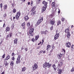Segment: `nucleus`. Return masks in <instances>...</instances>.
<instances>
[{
	"mask_svg": "<svg viewBox=\"0 0 74 74\" xmlns=\"http://www.w3.org/2000/svg\"><path fill=\"white\" fill-rule=\"evenodd\" d=\"M66 47L70 48V46H71V43L70 42H66Z\"/></svg>",
	"mask_w": 74,
	"mask_h": 74,
	"instance_id": "8",
	"label": "nucleus"
},
{
	"mask_svg": "<svg viewBox=\"0 0 74 74\" xmlns=\"http://www.w3.org/2000/svg\"><path fill=\"white\" fill-rule=\"evenodd\" d=\"M21 15V13L20 12H17V16H20V15Z\"/></svg>",
	"mask_w": 74,
	"mask_h": 74,
	"instance_id": "35",
	"label": "nucleus"
},
{
	"mask_svg": "<svg viewBox=\"0 0 74 74\" xmlns=\"http://www.w3.org/2000/svg\"><path fill=\"white\" fill-rule=\"evenodd\" d=\"M10 59V56L8 55L7 56L6 58H5L4 61H5V60H7L8 59Z\"/></svg>",
	"mask_w": 74,
	"mask_h": 74,
	"instance_id": "19",
	"label": "nucleus"
},
{
	"mask_svg": "<svg viewBox=\"0 0 74 74\" xmlns=\"http://www.w3.org/2000/svg\"><path fill=\"white\" fill-rule=\"evenodd\" d=\"M5 31L6 32H8V31H10V28L9 27H6Z\"/></svg>",
	"mask_w": 74,
	"mask_h": 74,
	"instance_id": "27",
	"label": "nucleus"
},
{
	"mask_svg": "<svg viewBox=\"0 0 74 74\" xmlns=\"http://www.w3.org/2000/svg\"><path fill=\"white\" fill-rule=\"evenodd\" d=\"M20 59H21V56L20 55H18L17 60L16 61V64H18V63H19L21 62Z\"/></svg>",
	"mask_w": 74,
	"mask_h": 74,
	"instance_id": "5",
	"label": "nucleus"
},
{
	"mask_svg": "<svg viewBox=\"0 0 74 74\" xmlns=\"http://www.w3.org/2000/svg\"><path fill=\"white\" fill-rule=\"evenodd\" d=\"M73 25H72L71 26V28H73Z\"/></svg>",
	"mask_w": 74,
	"mask_h": 74,
	"instance_id": "63",
	"label": "nucleus"
},
{
	"mask_svg": "<svg viewBox=\"0 0 74 74\" xmlns=\"http://www.w3.org/2000/svg\"><path fill=\"white\" fill-rule=\"evenodd\" d=\"M51 5L53 7H55V2H52L51 3Z\"/></svg>",
	"mask_w": 74,
	"mask_h": 74,
	"instance_id": "30",
	"label": "nucleus"
},
{
	"mask_svg": "<svg viewBox=\"0 0 74 74\" xmlns=\"http://www.w3.org/2000/svg\"><path fill=\"white\" fill-rule=\"evenodd\" d=\"M58 69H59L61 66H63V62H60L58 63Z\"/></svg>",
	"mask_w": 74,
	"mask_h": 74,
	"instance_id": "7",
	"label": "nucleus"
},
{
	"mask_svg": "<svg viewBox=\"0 0 74 74\" xmlns=\"http://www.w3.org/2000/svg\"><path fill=\"white\" fill-rule=\"evenodd\" d=\"M1 8H2L3 7V3H1L0 4Z\"/></svg>",
	"mask_w": 74,
	"mask_h": 74,
	"instance_id": "46",
	"label": "nucleus"
},
{
	"mask_svg": "<svg viewBox=\"0 0 74 74\" xmlns=\"http://www.w3.org/2000/svg\"><path fill=\"white\" fill-rule=\"evenodd\" d=\"M30 25V23H28L27 24V26H29Z\"/></svg>",
	"mask_w": 74,
	"mask_h": 74,
	"instance_id": "36",
	"label": "nucleus"
},
{
	"mask_svg": "<svg viewBox=\"0 0 74 74\" xmlns=\"http://www.w3.org/2000/svg\"><path fill=\"white\" fill-rule=\"evenodd\" d=\"M52 67H53V69L54 70L56 71V69H57V68L55 66V65L54 64L52 66Z\"/></svg>",
	"mask_w": 74,
	"mask_h": 74,
	"instance_id": "14",
	"label": "nucleus"
},
{
	"mask_svg": "<svg viewBox=\"0 0 74 74\" xmlns=\"http://www.w3.org/2000/svg\"><path fill=\"white\" fill-rule=\"evenodd\" d=\"M26 70V68L25 67H23L22 68V71H25Z\"/></svg>",
	"mask_w": 74,
	"mask_h": 74,
	"instance_id": "23",
	"label": "nucleus"
},
{
	"mask_svg": "<svg viewBox=\"0 0 74 74\" xmlns=\"http://www.w3.org/2000/svg\"><path fill=\"white\" fill-rule=\"evenodd\" d=\"M3 8L4 10H6V9H7V5H4L3 6Z\"/></svg>",
	"mask_w": 74,
	"mask_h": 74,
	"instance_id": "25",
	"label": "nucleus"
},
{
	"mask_svg": "<svg viewBox=\"0 0 74 74\" xmlns=\"http://www.w3.org/2000/svg\"><path fill=\"white\" fill-rule=\"evenodd\" d=\"M59 68H58V71H59L58 72V73L59 74H60L62 73V70L60 69H59Z\"/></svg>",
	"mask_w": 74,
	"mask_h": 74,
	"instance_id": "12",
	"label": "nucleus"
},
{
	"mask_svg": "<svg viewBox=\"0 0 74 74\" xmlns=\"http://www.w3.org/2000/svg\"><path fill=\"white\" fill-rule=\"evenodd\" d=\"M5 54L4 53L2 56L3 58H5Z\"/></svg>",
	"mask_w": 74,
	"mask_h": 74,
	"instance_id": "43",
	"label": "nucleus"
},
{
	"mask_svg": "<svg viewBox=\"0 0 74 74\" xmlns=\"http://www.w3.org/2000/svg\"><path fill=\"white\" fill-rule=\"evenodd\" d=\"M60 21H59L57 23V25H60Z\"/></svg>",
	"mask_w": 74,
	"mask_h": 74,
	"instance_id": "31",
	"label": "nucleus"
},
{
	"mask_svg": "<svg viewBox=\"0 0 74 74\" xmlns=\"http://www.w3.org/2000/svg\"><path fill=\"white\" fill-rule=\"evenodd\" d=\"M62 21H64V18H62Z\"/></svg>",
	"mask_w": 74,
	"mask_h": 74,
	"instance_id": "51",
	"label": "nucleus"
},
{
	"mask_svg": "<svg viewBox=\"0 0 74 74\" xmlns=\"http://www.w3.org/2000/svg\"><path fill=\"white\" fill-rule=\"evenodd\" d=\"M32 41L33 42H34V41H35V39H34V38H33L32 39Z\"/></svg>",
	"mask_w": 74,
	"mask_h": 74,
	"instance_id": "42",
	"label": "nucleus"
},
{
	"mask_svg": "<svg viewBox=\"0 0 74 74\" xmlns=\"http://www.w3.org/2000/svg\"><path fill=\"white\" fill-rule=\"evenodd\" d=\"M17 42H18V39H15L14 40V44H16L17 43Z\"/></svg>",
	"mask_w": 74,
	"mask_h": 74,
	"instance_id": "17",
	"label": "nucleus"
},
{
	"mask_svg": "<svg viewBox=\"0 0 74 74\" xmlns=\"http://www.w3.org/2000/svg\"><path fill=\"white\" fill-rule=\"evenodd\" d=\"M48 32L47 30L45 31V32L43 31L42 34H48Z\"/></svg>",
	"mask_w": 74,
	"mask_h": 74,
	"instance_id": "11",
	"label": "nucleus"
},
{
	"mask_svg": "<svg viewBox=\"0 0 74 74\" xmlns=\"http://www.w3.org/2000/svg\"><path fill=\"white\" fill-rule=\"evenodd\" d=\"M5 24H3V27H4V26H5Z\"/></svg>",
	"mask_w": 74,
	"mask_h": 74,
	"instance_id": "56",
	"label": "nucleus"
},
{
	"mask_svg": "<svg viewBox=\"0 0 74 74\" xmlns=\"http://www.w3.org/2000/svg\"><path fill=\"white\" fill-rule=\"evenodd\" d=\"M51 66H52V64H49V63L45 62L44 64L43 67L44 68H45V67L47 68V67L48 68H49V67H50Z\"/></svg>",
	"mask_w": 74,
	"mask_h": 74,
	"instance_id": "1",
	"label": "nucleus"
},
{
	"mask_svg": "<svg viewBox=\"0 0 74 74\" xmlns=\"http://www.w3.org/2000/svg\"><path fill=\"white\" fill-rule=\"evenodd\" d=\"M57 56L58 58H60L62 56V55L61 54H60L59 55H58Z\"/></svg>",
	"mask_w": 74,
	"mask_h": 74,
	"instance_id": "29",
	"label": "nucleus"
},
{
	"mask_svg": "<svg viewBox=\"0 0 74 74\" xmlns=\"http://www.w3.org/2000/svg\"><path fill=\"white\" fill-rule=\"evenodd\" d=\"M19 16H18V15H17L16 16V19H17V20H18V18H19Z\"/></svg>",
	"mask_w": 74,
	"mask_h": 74,
	"instance_id": "32",
	"label": "nucleus"
},
{
	"mask_svg": "<svg viewBox=\"0 0 74 74\" xmlns=\"http://www.w3.org/2000/svg\"><path fill=\"white\" fill-rule=\"evenodd\" d=\"M5 66H7V65H8V63H7V62H5Z\"/></svg>",
	"mask_w": 74,
	"mask_h": 74,
	"instance_id": "38",
	"label": "nucleus"
},
{
	"mask_svg": "<svg viewBox=\"0 0 74 74\" xmlns=\"http://www.w3.org/2000/svg\"><path fill=\"white\" fill-rule=\"evenodd\" d=\"M23 49H24L23 48V47H22V48H21L22 50H23Z\"/></svg>",
	"mask_w": 74,
	"mask_h": 74,
	"instance_id": "60",
	"label": "nucleus"
},
{
	"mask_svg": "<svg viewBox=\"0 0 74 74\" xmlns=\"http://www.w3.org/2000/svg\"><path fill=\"white\" fill-rule=\"evenodd\" d=\"M55 18H53L50 21V23L52 25H53L55 24Z\"/></svg>",
	"mask_w": 74,
	"mask_h": 74,
	"instance_id": "9",
	"label": "nucleus"
},
{
	"mask_svg": "<svg viewBox=\"0 0 74 74\" xmlns=\"http://www.w3.org/2000/svg\"><path fill=\"white\" fill-rule=\"evenodd\" d=\"M74 71V68H73L72 69H71V71H72V72H73Z\"/></svg>",
	"mask_w": 74,
	"mask_h": 74,
	"instance_id": "44",
	"label": "nucleus"
},
{
	"mask_svg": "<svg viewBox=\"0 0 74 74\" xmlns=\"http://www.w3.org/2000/svg\"><path fill=\"white\" fill-rule=\"evenodd\" d=\"M38 67V66H37V64H35L34 65H33L32 67L33 71H34V70H36V69H37Z\"/></svg>",
	"mask_w": 74,
	"mask_h": 74,
	"instance_id": "3",
	"label": "nucleus"
},
{
	"mask_svg": "<svg viewBox=\"0 0 74 74\" xmlns=\"http://www.w3.org/2000/svg\"><path fill=\"white\" fill-rule=\"evenodd\" d=\"M36 7L34 6V7H33V8L32 9L31 11H34V10H35L36 9Z\"/></svg>",
	"mask_w": 74,
	"mask_h": 74,
	"instance_id": "22",
	"label": "nucleus"
},
{
	"mask_svg": "<svg viewBox=\"0 0 74 74\" xmlns=\"http://www.w3.org/2000/svg\"><path fill=\"white\" fill-rule=\"evenodd\" d=\"M43 53H45V51H44L43 52Z\"/></svg>",
	"mask_w": 74,
	"mask_h": 74,
	"instance_id": "59",
	"label": "nucleus"
},
{
	"mask_svg": "<svg viewBox=\"0 0 74 74\" xmlns=\"http://www.w3.org/2000/svg\"><path fill=\"white\" fill-rule=\"evenodd\" d=\"M63 50L64 52V53H65V52H66V51L65 50H64V49H63Z\"/></svg>",
	"mask_w": 74,
	"mask_h": 74,
	"instance_id": "53",
	"label": "nucleus"
},
{
	"mask_svg": "<svg viewBox=\"0 0 74 74\" xmlns=\"http://www.w3.org/2000/svg\"><path fill=\"white\" fill-rule=\"evenodd\" d=\"M69 28H67L66 29L65 32V33H68V32H69Z\"/></svg>",
	"mask_w": 74,
	"mask_h": 74,
	"instance_id": "26",
	"label": "nucleus"
},
{
	"mask_svg": "<svg viewBox=\"0 0 74 74\" xmlns=\"http://www.w3.org/2000/svg\"><path fill=\"white\" fill-rule=\"evenodd\" d=\"M25 50L26 51H27V48L25 49Z\"/></svg>",
	"mask_w": 74,
	"mask_h": 74,
	"instance_id": "55",
	"label": "nucleus"
},
{
	"mask_svg": "<svg viewBox=\"0 0 74 74\" xmlns=\"http://www.w3.org/2000/svg\"><path fill=\"white\" fill-rule=\"evenodd\" d=\"M28 4L29 5H30V2H29L28 3Z\"/></svg>",
	"mask_w": 74,
	"mask_h": 74,
	"instance_id": "54",
	"label": "nucleus"
},
{
	"mask_svg": "<svg viewBox=\"0 0 74 74\" xmlns=\"http://www.w3.org/2000/svg\"><path fill=\"white\" fill-rule=\"evenodd\" d=\"M47 3L45 2V1H43L42 2V4H44L45 5H46L47 6Z\"/></svg>",
	"mask_w": 74,
	"mask_h": 74,
	"instance_id": "18",
	"label": "nucleus"
},
{
	"mask_svg": "<svg viewBox=\"0 0 74 74\" xmlns=\"http://www.w3.org/2000/svg\"><path fill=\"white\" fill-rule=\"evenodd\" d=\"M52 49H51V50L50 51V52H52V51H53V49L55 48V47H54V46L53 45L52 46Z\"/></svg>",
	"mask_w": 74,
	"mask_h": 74,
	"instance_id": "21",
	"label": "nucleus"
},
{
	"mask_svg": "<svg viewBox=\"0 0 74 74\" xmlns=\"http://www.w3.org/2000/svg\"><path fill=\"white\" fill-rule=\"evenodd\" d=\"M33 32H34V29L31 28L29 30V34H31V36H33V35H34V34H33Z\"/></svg>",
	"mask_w": 74,
	"mask_h": 74,
	"instance_id": "2",
	"label": "nucleus"
},
{
	"mask_svg": "<svg viewBox=\"0 0 74 74\" xmlns=\"http://www.w3.org/2000/svg\"><path fill=\"white\" fill-rule=\"evenodd\" d=\"M47 6L46 5H44L42 8V12H43L44 11H45L46 10V8H47Z\"/></svg>",
	"mask_w": 74,
	"mask_h": 74,
	"instance_id": "6",
	"label": "nucleus"
},
{
	"mask_svg": "<svg viewBox=\"0 0 74 74\" xmlns=\"http://www.w3.org/2000/svg\"><path fill=\"white\" fill-rule=\"evenodd\" d=\"M12 60H15V58L14 57H12Z\"/></svg>",
	"mask_w": 74,
	"mask_h": 74,
	"instance_id": "49",
	"label": "nucleus"
},
{
	"mask_svg": "<svg viewBox=\"0 0 74 74\" xmlns=\"http://www.w3.org/2000/svg\"><path fill=\"white\" fill-rule=\"evenodd\" d=\"M16 9H14L13 10V12L14 13H15L16 12Z\"/></svg>",
	"mask_w": 74,
	"mask_h": 74,
	"instance_id": "39",
	"label": "nucleus"
},
{
	"mask_svg": "<svg viewBox=\"0 0 74 74\" xmlns=\"http://www.w3.org/2000/svg\"><path fill=\"white\" fill-rule=\"evenodd\" d=\"M25 23H24L22 24V26H25Z\"/></svg>",
	"mask_w": 74,
	"mask_h": 74,
	"instance_id": "45",
	"label": "nucleus"
},
{
	"mask_svg": "<svg viewBox=\"0 0 74 74\" xmlns=\"http://www.w3.org/2000/svg\"><path fill=\"white\" fill-rule=\"evenodd\" d=\"M42 20H43V17H41V18H40L38 21L37 22V25H38L41 22H42Z\"/></svg>",
	"mask_w": 74,
	"mask_h": 74,
	"instance_id": "4",
	"label": "nucleus"
},
{
	"mask_svg": "<svg viewBox=\"0 0 74 74\" xmlns=\"http://www.w3.org/2000/svg\"><path fill=\"white\" fill-rule=\"evenodd\" d=\"M3 16L4 18H5L7 16V14H5L3 15Z\"/></svg>",
	"mask_w": 74,
	"mask_h": 74,
	"instance_id": "37",
	"label": "nucleus"
},
{
	"mask_svg": "<svg viewBox=\"0 0 74 74\" xmlns=\"http://www.w3.org/2000/svg\"><path fill=\"white\" fill-rule=\"evenodd\" d=\"M15 54H14V53H12V56H15Z\"/></svg>",
	"mask_w": 74,
	"mask_h": 74,
	"instance_id": "50",
	"label": "nucleus"
},
{
	"mask_svg": "<svg viewBox=\"0 0 74 74\" xmlns=\"http://www.w3.org/2000/svg\"><path fill=\"white\" fill-rule=\"evenodd\" d=\"M3 42L2 40H1L0 41V45L1 44V43H2Z\"/></svg>",
	"mask_w": 74,
	"mask_h": 74,
	"instance_id": "40",
	"label": "nucleus"
},
{
	"mask_svg": "<svg viewBox=\"0 0 74 74\" xmlns=\"http://www.w3.org/2000/svg\"><path fill=\"white\" fill-rule=\"evenodd\" d=\"M12 36V35L11 34H8L7 36V38H8V37H10V38Z\"/></svg>",
	"mask_w": 74,
	"mask_h": 74,
	"instance_id": "28",
	"label": "nucleus"
},
{
	"mask_svg": "<svg viewBox=\"0 0 74 74\" xmlns=\"http://www.w3.org/2000/svg\"><path fill=\"white\" fill-rule=\"evenodd\" d=\"M15 18V17H13V19H14Z\"/></svg>",
	"mask_w": 74,
	"mask_h": 74,
	"instance_id": "64",
	"label": "nucleus"
},
{
	"mask_svg": "<svg viewBox=\"0 0 74 74\" xmlns=\"http://www.w3.org/2000/svg\"><path fill=\"white\" fill-rule=\"evenodd\" d=\"M67 36L68 38H69L70 37V34L69 32L67 33Z\"/></svg>",
	"mask_w": 74,
	"mask_h": 74,
	"instance_id": "20",
	"label": "nucleus"
},
{
	"mask_svg": "<svg viewBox=\"0 0 74 74\" xmlns=\"http://www.w3.org/2000/svg\"><path fill=\"white\" fill-rule=\"evenodd\" d=\"M59 36V34H56L54 36V39H55V40H56V39H58Z\"/></svg>",
	"mask_w": 74,
	"mask_h": 74,
	"instance_id": "10",
	"label": "nucleus"
},
{
	"mask_svg": "<svg viewBox=\"0 0 74 74\" xmlns=\"http://www.w3.org/2000/svg\"><path fill=\"white\" fill-rule=\"evenodd\" d=\"M39 38V36L37 35L35 36V40L36 41H37L38 40V39Z\"/></svg>",
	"mask_w": 74,
	"mask_h": 74,
	"instance_id": "24",
	"label": "nucleus"
},
{
	"mask_svg": "<svg viewBox=\"0 0 74 74\" xmlns=\"http://www.w3.org/2000/svg\"><path fill=\"white\" fill-rule=\"evenodd\" d=\"M60 11H58V13L59 14H60Z\"/></svg>",
	"mask_w": 74,
	"mask_h": 74,
	"instance_id": "57",
	"label": "nucleus"
},
{
	"mask_svg": "<svg viewBox=\"0 0 74 74\" xmlns=\"http://www.w3.org/2000/svg\"><path fill=\"white\" fill-rule=\"evenodd\" d=\"M50 48H51V46L50 45H48L47 47L46 50H47V51H48Z\"/></svg>",
	"mask_w": 74,
	"mask_h": 74,
	"instance_id": "15",
	"label": "nucleus"
},
{
	"mask_svg": "<svg viewBox=\"0 0 74 74\" xmlns=\"http://www.w3.org/2000/svg\"><path fill=\"white\" fill-rule=\"evenodd\" d=\"M73 46H74V45H72V46L71 47V48H73Z\"/></svg>",
	"mask_w": 74,
	"mask_h": 74,
	"instance_id": "52",
	"label": "nucleus"
},
{
	"mask_svg": "<svg viewBox=\"0 0 74 74\" xmlns=\"http://www.w3.org/2000/svg\"><path fill=\"white\" fill-rule=\"evenodd\" d=\"M36 12L35 11H34L31 13V15H32V16H34L35 15V14H36Z\"/></svg>",
	"mask_w": 74,
	"mask_h": 74,
	"instance_id": "13",
	"label": "nucleus"
},
{
	"mask_svg": "<svg viewBox=\"0 0 74 74\" xmlns=\"http://www.w3.org/2000/svg\"><path fill=\"white\" fill-rule=\"evenodd\" d=\"M53 26H52V27H51L50 28V29L51 30H52L53 29Z\"/></svg>",
	"mask_w": 74,
	"mask_h": 74,
	"instance_id": "47",
	"label": "nucleus"
},
{
	"mask_svg": "<svg viewBox=\"0 0 74 74\" xmlns=\"http://www.w3.org/2000/svg\"><path fill=\"white\" fill-rule=\"evenodd\" d=\"M33 1H32L31 3V5H32V6L33 5Z\"/></svg>",
	"mask_w": 74,
	"mask_h": 74,
	"instance_id": "48",
	"label": "nucleus"
},
{
	"mask_svg": "<svg viewBox=\"0 0 74 74\" xmlns=\"http://www.w3.org/2000/svg\"><path fill=\"white\" fill-rule=\"evenodd\" d=\"M1 74H4V72H3Z\"/></svg>",
	"mask_w": 74,
	"mask_h": 74,
	"instance_id": "58",
	"label": "nucleus"
},
{
	"mask_svg": "<svg viewBox=\"0 0 74 74\" xmlns=\"http://www.w3.org/2000/svg\"><path fill=\"white\" fill-rule=\"evenodd\" d=\"M24 18H25V21H27V20H28V19H29V17H28V16H25Z\"/></svg>",
	"mask_w": 74,
	"mask_h": 74,
	"instance_id": "16",
	"label": "nucleus"
},
{
	"mask_svg": "<svg viewBox=\"0 0 74 74\" xmlns=\"http://www.w3.org/2000/svg\"><path fill=\"white\" fill-rule=\"evenodd\" d=\"M42 43H43L44 42V40H42Z\"/></svg>",
	"mask_w": 74,
	"mask_h": 74,
	"instance_id": "62",
	"label": "nucleus"
},
{
	"mask_svg": "<svg viewBox=\"0 0 74 74\" xmlns=\"http://www.w3.org/2000/svg\"><path fill=\"white\" fill-rule=\"evenodd\" d=\"M12 8H14V4L13 3L12 4Z\"/></svg>",
	"mask_w": 74,
	"mask_h": 74,
	"instance_id": "41",
	"label": "nucleus"
},
{
	"mask_svg": "<svg viewBox=\"0 0 74 74\" xmlns=\"http://www.w3.org/2000/svg\"><path fill=\"white\" fill-rule=\"evenodd\" d=\"M42 52H43L42 51H40V53H42Z\"/></svg>",
	"mask_w": 74,
	"mask_h": 74,
	"instance_id": "61",
	"label": "nucleus"
},
{
	"mask_svg": "<svg viewBox=\"0 0 74 74\" xmlns=\"http://www.w3.org/2000/svg\"><path fill=\"white\" fill-rule=\"evenodd\" d=\"M41 0H37L36 1V3L37 4H38L40 2V1Z\"/></svg>",
	"mask_w": 74,
	"mask_h": 74,
	"instance_id": "34",
	"label": "nucleus"
},
{
	"mask_svg": "<svg viewBox=\"0 0 74 74\" xmlns=\"http://www.w3.org/2000/svg\"><path fill=\"white\" fill-rule=\"evenodd\" d=\"M10 65H11V66H13V65H14V62L13 61L12 62H11L10 63Z\"/></svg>",
	"mask_w": 74,
	"mask_h": 74,
	"instance_id": "33",
	"label": "nucleus"
}]
</instances>
